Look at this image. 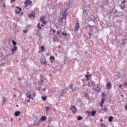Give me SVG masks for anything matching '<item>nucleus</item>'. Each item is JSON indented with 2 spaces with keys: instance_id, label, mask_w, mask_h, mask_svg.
<instances>
[{
  "instance_id": "53",
  "label": "nucleus",
  "mask_w": 127,
  "mask_h": 127,
  "mask_svg": "<svg viewBox=\"0 0 127 127\" xmlns=\"http://www.w3.org/2000/svg\"><path fill=\"white\" fill-rule=\"evenodd\" d=\"M33 96L34 97H35V96H36V94H35V93H33Z\"/></svg>"
},
{
  "instance_id": "50",
  "label": "nucleus",
  "mask_w": 127,
  "mask_h": 127,
  "mask_svg": "<svg viewBox=\"0 0 127 127\" xmlns=\"http://www.w3.org/2000/svg\"><path fill=\"white\" fill-rule=\"evenodd\" d=\"M13 1H15V0H11L10 1L11 3H12V2H13Z\"/></svg>"
},
{
  "instance_id": "42",
  "label": "nucleus",
  "mask_w": 127,
  "mask_h": 127,
  "mask_svg": "<svg viewBox=\"0 0 127 127\" xmlns=\"http://www.w3.org/2000/svg\"><path fill=\"white\" fill-rule=\"evenodd\" d=\"M100 7L101 8V9H104V5H100Z\"/></svg>"
},
{
  "instance_id": "21",
  "label": "nucleus",
  "mask_w": 127,
  "mask_h": 127,
  "mask_svg": "<svg viewBox=\"0 0 127 127\" xmlns=\"http://www.w3.org/2000/svg\"><path fill=\"white\" fill-rule=\"evenodd\" d=\"M106 86L108 89H110L112 87V84L110 83H107Z\"/></svg>"
},
{
  "instance_id": "25",
  "label": "nucleus",
  "mask_w": 127,
  "mask_h": 127,
  "mask_svg": "<svg viewBox=\"0 0 127 127\" xmlns=\"http://www.w3.org/2000/svg\"><path fill=\"white\" fill-rule=\"evenodd\" d=\"M46 99H47V97L46 96H42V101H46Z\"/></svg>"
},
{
  "instance_id": "52",
  "label": "nucleus",
  "mask_w": 127,
  "mask_h": 127,
  "mask_svg": "<svg viewBox=\"0 0 127 127\" xmlns=\"http://www.w3.org/2000/svg\"><path fill=\"white\" fill-rule=\"evenodd\" d=\"M53 32L54 33H55V32H56V30H53Z\"/></svg>"
},
{
  "instance_id": "30",
  "label": "nucleus",
  "mask_w": 127,
  "mask_h": 127,
  "mask_svg": "<svg viewBox=\"0 0 127 127\" xmlns=\"http://www.w3.org/2000/svg\"><path fill=\"white\" fill-rule=\"evenodd\" d=\"M37 27H38V28H39V29H42V27H41V26H40V23H38V24H37Z\"/></svg>"
},
{
  "instance_id": "62",
  "label": "nucleus",
  "mask_w": 127,
  "mask_h": 127,
  "mask_svg": "<svg viewBox=\"0 0 127 127\" xmlns=\"http://www.w3.org/2000/svg\"><path fill=\"white\" fill-rule=\"evenodd\" d=\"M104 127H108L106 125H103Z\"/></svg>"
},
{
  "instance_id": "1",
  "label": "nucleus",
  "mask_w": 127,
  "mask_h": 127,
  "mask_svg": "<svg viewBox=\"0 0 127 127\" xmlns=\"http://www.w3.org/2000/svg\"><path fill=\"white\" fill-rule=\"evenodd\" d=\"M40 81L38 82L39 85H42L44 83V80L46 81V78L42 74H40Z\"/></svg>"
},
{
  "instance_id": "19",
  "label": "nucleus",
  "mask_w": 127,
  "mask_h": 127,
  "mask_svg": "<svg viewBox=\"0 0 127 127\" xmlns=\"http://www.w3.org/2000/svg\"><path fill=\"white\" fill-rule=\"evenodd\" d=\"M75 28H76L77 29H79V27H80V25H79V22H77L75 25Z\"/></svg>"
},
{
  "instance_id": "44",
  "label": "nucleus",
  "mask_w": 127,
  "mask_h": 127,
  "mask_svg": "<svg viewBox=\"0 0 127 127\" xmlns=\"http://www.w3.org/2000/svg\"><path fill=\"white\" fill-rule=\"evenodd\" d=\"M101 96H102V97H104V96H105V92H103V93H102V94H101Z\"/></svg>"
},
{
  "instance_id": "40",
  "label": "nucleus",
  "mask_w": 127,
  "mask_h": 127,
  "mask_svg": "<svg viewBox=\"0 0 127 127\" xmlns=\"http://www.w3.org/2000/svg\"><path fill=\"white\" fill-rule=\"evenodd\" d=\"M85 77H86V78H87V79H88L89 78V77H90V75L86 74L85 75Z\"/></svg>"
},
{
  "instance_id": "23",
  "label": "nucleus",
  "mask_w": 127,
  "mask_h": 127,
  "mask_svg": "<svg viewBox=\"0 0 127 127\" xmlns=\"http://www.w3.org/2000/svg\"><path fill=\"white\" fill-rule=\"evenodd\" d=\"M51 106H52V105L51 104L50 106H49V107H46L45 108V110H46V111L47 112H48V111H49V110H50V107H51Z\"/></svg>"
},
{
  "instance_id": "64",
  "label": "nucleus",
  "mask_w": 127,
  "mask_h": 127,
  "mask_svg": "<svg viewBox=\"0 0 127 127\" xmlns=\"http://www.w3.org/2000/svg\"><path fill=\"white\" fill-rule=\"evenodd\" d=\"M41 26L43 27V24H41Z\"/></svg>"
},
{
  "instance_id": "38",
  "label": "nucleus",
  "mask_w": 127,
  "mask_h": 127,
  "mask_svg": "<svg viewBox=\"0 0 127 127\" xmlns=\"http://www.w3.org/2000/svg\"><path fill=\"white\" fill-rule=\"evenodd\" d=\"M86 113L88 114V116H90V114H91V113L89 111H86Z\"/></svg>"
},
{
  "instance_id": "49",
  "label": "nucleus",
  "mask_w": 127,
  "mask_h": 127,
  "mask_svg": "<svg viewBox=\"0 0 127 127\" xmlns=\"http://www.w3.org/2000/svg\"><path fill=\"white\" fill-rule=\"evenodd\" d=\"M26 102L27 103H30V100L29 99V100H27Z\"/></svg>"
},
{
  "instance_id": "12",
  "label": "nucleus",
  "mask_w": 127,
  "mask_h": 127,
  "mask_svg": "<svg viewBox=\"0 0 127 127\" xmlns=\"http://www.w3.org/2000/svg\"><path fill=\"white\" fill-rule=\"evenodd\" d=\"M68 88H69V89H71V90H72V92H75V91H76L75 89H73V84H70L68 86Z\"/></svg>"
},
{
  "instance_id": "57",
  "label": "nucleus",
  "mask_w": 127,
  "mask_h": 127,
  "mask_svg": "<svg viewBox=\"0 0 127 127\" xmlns=\"http://www.w3.org/2000/svg\"><path fill=\"white\" fill-rule=\"evenodd\" d=\"M3 7H5V4H3Z\"/></svg>"
},
{
  "instance_id": "29",
  "label": "nucleus",
  "mask_w": 127,
  "mask_h": 127,
  "mask_svg": "<svg viewBox=\"0 0 127 127\" xmlns=\"http://www.w3.org/2000/svg\"><path fill=\"white\" fill-rule=\"evenodd\" d=\"M41 49L42 52H44V50H45L44 46H41Z\"/></svg>"
},
{
  "instance_id": "5",
  "label": "nucleus",
  "mask_w": 127,
  "mask_h": 127,
  "mask_svg": "<svg viewBox=\"0 0 127 127\" xmlns=\"http://www.w3.org/2000/svg\"><path fill=\"white\" fill-rule=\"evenodd\" d=\"M25 6H27L28 4V5H31L32 4V1H30V0H26L25 2Z\"/></svg>"
},
{
  "instance_id": "43",
  "label": "nucleus",
  "mask_w": 127,
  "mask_h": 127,
  "mask_svg": "<svg viewBox=\"0 0 127 127\" xmlns=\"http://www.w3.org/2000/svg\"><path fill=\"white\" fill-rule=\"evenodd\" d=\"M5 63H2L1 64V66H5Z\"/></svg>"
},
{
  "instance_id": "36",
  "label": "nucleus",
  "mask_w": 127,
  "mask_h": 127,
  "mask_svg": "<svg viewBox=\"0 0 127 127\" xmlns=\"http://www.w3.org/2000/svg\"><path fill=\"white\" fill-rule=\"evenodd\" d=\"M23 32L24 33H27V29H24V30H23Z\"/></svg>"
},
{
  "instance_id": "8",
  "label": "nucleus",
  "mask_w": 127,
  "mask_h": 127,
  "mask_svg": "<svg viewBox=\"0 0 127 127\" xmlns=\"http://www.w3.org/2000/svg\"><path fill=\"white\" fill-rule=\"evenodd\" d=\"M104 104H105V100H104V98H102L101 103H99L100 107H101V108H103V107H104Z\"/></svg>"
},
{
  "instance_id": "20",
  "label": "nucleus",
  "mask_w": 127,
  "mask_h": 127,
  "mask_svg": "<svg viewBox=\"0 0 127 127\" xmlns=\"http://www.w3.org/2000/svg\"><path fill=\"white\" fill-rule=\"evenodd\" d=\"M46 117L45 116H42L41 118V120L42 122L46 121Z\"/></svg>"
},
{
  "instance_id": "11",
  "label": "nucleus",
  "mask_w": 127,
  "mask_h": 127,
  "mask_svg": "<svg viewBox=\"0 0 127 127\" xmlns=\"http://www.w3.org/2000/svg\"><path fill=\"white\" fill-rule=\"evenodd\" d=\"M63 19H64V18H66V16H67V12L66 11H64L63 13Z\"/></svg>"
},
{
  "instance_id": "17",
  "label": "nucleus",
  "mask_w": 127,
  "mask_h": 127,
  "mask_svg": "<svg viewBox=\"0 0 127 127\" xmlns=\"http://www.w3.org/2000/svg\"><path fill=\"white\" fill-rule=\"evenodd\" d=\"M113 119H114V118L113 117V116L109 117L108 118L109 122H110V123H112V122H113Z\"/></svg>"
},
{
  "instance_id": "54",
  "label": "nucleus",
  "mask_w": 127,
  "mask_h": 127,
  "mask_svg": "<svg viewBox=\"0 0 127 127\" xmlns=\"http://www.w3.org/2000/svg\"><path fill=\"white\" fill-rule=\"evenodd\" d=\"M122 45H126V43H122Z\"/></svg>"
},
{
  "instance_id": "32",
  "label": "nucleus",
  "mask_w": 127,
  "mask_h": 127,
  "mask_svg": "<svg viewBox=\"0 0 127 127\" xmlns=\"http://www.w3.org/2000/svg\"><path fill=\"white\" fill-rule=\"evenodd\" d=\"M82 119H83V117H82L81 116H78V117H77L78 121H81L82 120Z\"/></svg>"
},
{
  "instance_id": "13",
  "label": "nucleus",
  "mask_w": 127,
  "mask_h": 127,
  "mask_svg": "<svg viewBox=\"0 0 127 127\" xmlns=\"http://www.w3.org/2000/svg\"><path fill=\"white\" fill-rule=\"evenodd\" d=\"M50 60H51V63H53V61H54V60H55V58L54 57V56H51L50 57Z\"/></svg>"
},
{
  "instance_id": "45",
  "label": "nucleus",
  "mask_w": 127,
  "mask_h": 127,
  "mask_svg": "<svg viewBox=\"0 0 127 127\" xmlns=\"http://www.w3.org/2000/svg\"><path fill=\"white\" fill-rule=\"evenodd\" d=\"M92 34V33H88V35H89L90 37H91Z\"/></svg>"
},
{
  "instance_id": "18",
  "label": "nucleus",
  "mask_w": 127,
  "mask_h": 127,
  "mask_svg": "<svg viewBox=\"0 0 127 127\" xmlns=\"http://www.w3.org/2000/svg\"><path fill=\"white\" fill-rule=\"evenodd\" d=\"M84 97H85V98H86L87 100H88V99H89L90 98V96H89V95H88V93H85Z\"/></svg>"
},
{
  "instance_id": "39",
  "label": "nucleus",
  "mask_w": 127,
  "mask_h": 127,
  "mask_svg": "<svg viewBox=\"0 0 127 127\" xmlns=\"http://www.w3.org/2000/svg\"><path fill=\"white\" fill-rule=\"evenodd\" d=\"M42 23H43V24H46V23H47L46 21H45L44 20H43Z\"/></svg>"
},
{
  "instance_id": "27",
  "label": "nucleus",
  "mask_w": 127,
  "mask_h": 127,
  "mask_svg": "<svg viewBox=\"0 0 127 127\" xmlns=\"http://www.w3.org/2000/svg\"><path fill=\"white\" fill-rule=\"evenodd\" d=\"M2 100H3V103L4 104V103H5V102H6V97H2Z\"/></svg>"
},
{
  "instance_id": "59",
  "label": "nucleus",
  "mask_w": 127,
  "mask_h": 127,
  "mask_svg": "<svg viewBox=\"0 0 127 127\" xmlns=\"http://www.w3.org/2000/svg\"><path fill=\"white\" fill-rule=\"evenodd\" d=\"M101 127H103V126L104 127V124H101Z\"/></svg>"
},
{
  "instance_id": "48",
  "label": "nucleus",
  "mask_w": 127,
  "mask_h": 127,
  "mask_svg": "<svg viewBox=\"0 0 127 127\" xmlns=\"http://www.w3.org/2000/svg\"><path fill=\"white\" fill-rule=\"evenodd\" d=\"M41 119L39 121H38V123H39V124H40V123H41Z\"/></svg>"
},
{
  "instance_id": "10",
  "label": "nucleus",
  "mask_w": 127,
  "mask_h": 127,
  "mask_svg": "<svg viewBox=\"0 0 127 127\" xmlns=\"http://www.w3.org/2000/svg\"><path fill=\"white\" fill-rule=\"evenodd\" d=\"M94 85H95V82L93 81H90L88 82V86L91 87V86H92L93 87Z\"/></svg>"
},
{
  "instance_id": "63",
  "label": "nucleus",
  "mask_w": 127,
  "mask_h": 127,
  "mask_svg": "<svg viewBox=\"0 0 127 127\" xmlns=\"http://www.w3.org/2000/svg\"><path fill=\"white\" fill-rule=\"evenodd\" d=\"M13 121V119H11V122H12Z\"/></svg>"
},
{
  "instance_id": "14",
  "label": "nucleus",
  "mask_w": 127,
  "mask_h": 127,
  "mask_svg": "<svg viewBox=\"0 0 127 127\" xmlns=\"http://www.w3.org/2000/svg\"><path fill=\"white\" fill-rule=\"evenodd\" d=\"M83 13L84 16H87V15H88V10H83Z\"/></svg>"
},
{
  "instance_id": "41",
  "label": "nucleus",
  "mask_w": 127,
  "mask_h": 127,
  "mask_svg": "<svg viewBox=\"0 0 127 127\" xmlns=\"http://www.w3.org/2000/svg\"><path fill=\"white\" fill-rule=\"evenodd\" d=\"M124 87H127V82H125L124 83Z\"/></svg>"
},
{
  "instance_id": "61",
  "label": "nucleus",
  "mask_w": 127,
  "mask_h": 127,
  "mask_svg": "<svg viewBox=\"0 0 127 127\" xmlns=\"http://www.w3.org/2000/svg\"><path fill=\"white\" fill-rule=\"evenodd\" d=\"M16 8H18L19 9V8H20V7H18V6H17L16 7Z\"/></svg>"
},
{
  "instance_id": "60",
  "label": "nucleus",
  "mask_w": 127,
  "mask_h": 127,
  "mask_svg": "<svg viewBox=\"0 0 127 127\" xmlns=\"http://www.w3.org/2000/svg\"><path fill=\"white\" fill-rule=\"evenodd\" d=\"M50 31H53V29L51 28Z\"/></svg>"
},
{
  "instance_id": "7",
  "label": "nucleus",
  "mask_w": 127,
  "mask_h": 127,
  "mask_svg": "<svg viewBox=\"0 0 127 127\" xmlns=\"http://www.w3.org/2000/svg\"><path fill=\"white\" fill-rule=\"evenodd\" d=\"M17 50V47L16 46H14L13 48L11 49V51L12 53V54H14V52L16 51Z\"/></svg>"
},
{
  "instance_id": "55",
  "label": "nucleus",
  "mask_w": 127,
  "mask_h": 127,
  "mask_svg": "<svg viewBox=\"0 0 127 127\" xmlns=\"http://www.w3.org/2000/svg\"><path fill=\"white\" fill-rule=\"evenodd\" d=\"M46 55H47V56H49V53H46Z\"/></svg>"
},
{
  "instance_id": "34",
  "label": "nucleus",
  "mask_w": 127,
  "mask_h": 127,
  "mask_svg": "<svg viewBox=\"0 0 127 127\" xmlns=\"http://www.w3.org/2000/svg\"><path fill=\"white\" fill-rule=\"evenodd\" d=\"M112 11H108V15H112Z\"/></svg>"
},
{
  "instance_id": "35",
  "label": "nucleus",
  "mask_w": 127,
  "mask_h": 127,
  "mask_svg": "<svg viewBox=\"0 0 127 127\" xmlns=\"http://www.w3.org/2000/svg\"><path fill=\"white\" fill-rule=\"evenodd\" d=\"M60 32H61V31L59 30L57 32V35H59L60 34Z\"/></svg>"
},
{
  "instance_id": "9",
  "label": "nucleus",
  "mask_w": 127,
  "mask_h": 127,
  "mask_svg": "<svg viewBox=\"0 0 127 127\" xmlns=\"http://www.w3.org/2000/svg\"><path fill=\"white\" fill-rule=\"evenodd\" d=\"M27 98H29V100H33V98L31 97V94H30V92H28L26 94Z\"/></svg>"
},
{
  "instance_id": "33",
  "label": "nucleus",
  "mask_w": 127,
  "mask_h": 127,
  "mask_svg": "<svg viewBox=\"0 0 127 127\" xmlns=\"http://www.w3.org/2000/svg\"><path fill=\"white\" fill-rule=\"evenodd\" d=\"M35 16V15L33 14H30L29 15V17H34Z\"/></svg>"
},
{
  "instance_id": "22",
  "label": "nucleus",
  "mask_w": 127,
  "mask_h": 127,
  "mask_svg": "<svg viewBox=\"0 0 127 127\" xmlns=\"http://www.w3.org/2000/svg\"><path fill=\"white\" fill-rule=\"evenodd\" d=\"M96 111H93L91 112V116H92V117H95V116H96Z\"/></svg>"
},
{
  "instance_id": "3",
  "label": "nucleus",
  "mask_w": 127,
  "mask_h": 127,
  "mask_svg": "<svg viewBox=\"0 0 127 127\" xmlns=\"http://www.w3.org/2000/svg\"><path fill=\"white\" fill-rule=\"evenodd\" d=\"M93 89L95 92L96 93H99L101 91V88H100V86L99 85H94L93 87Z\"/></svg>"
},
{
  "instance_id": "4",
  "label": "nucleus",
  "mask_w": 127,
  "mask_h": 127,
  "mask_svg": "<svg viewBox=\"0 0 127 127\" xmlns=\"http://www.w3.org/2000/svg\"><path fill=\"white\" fill-rule=\"evenodd\" d=\"M71 108H70V110L71 111V113H72V114H76V113H77V112H78V109H77V108L76 107V106H74V105H71Z\"/></svg>"
},
{
  "instance_id": "28",
  "label": "nucleus",
  "mask_w": 127,
  "mask_h": 127,
  "mask_svg": "<svg viewBox=\"0 0 127 127\" xmlns=\"http://www.w3.org/2000/svg\"><path fill=\"white\" fill-rule=\"evenodd\" d=\"M20 11H21V8H19V9L16 11V13H19Z\"/></svg>"
},
{
  "instance_id": "46",
  "label": "nucleus",
  "mask_w": 127,
  "mask_h": 127,
  "mask_svg": "<svg viewBox=\"0 0 127 127\" xmlns=\"http://www.w3.org/2000/svg\"><path fill=\"white\" fill-rule=\"evenodd\" d=\"M122 87H123V85H122V84H120V85H119V88H122Z\"/></svg>"
},
{
  "instance_id": "16",
  "label": "nucleus",
  "mask_w": 127,
  "mask_h": 127,
  "mask_svg": "<svg viewBox=\"0 0 127 127\" xmlns=\"http://www.w3.org/2000/svg\"><path fill=\"white\" fill-rule=\"evenodd\" d=\"M20 114V112L19 111H16L15 112L14 115H15V117H18V116H19Z\"/></svg>"
},
{
  "instance_id": "15",
  "label": "nucleus",
  "mask_w": 127,
  "mask_h": 127,
  "mask_svg": "<svg viewBox=\"0 0 127 127\" xmlns=\"http://www.w3.org/2000/svg\"><path fill=\"white\" fill-rule=\"evenodd\" d=\"M107 111H108V109H107V107H105V108L101 109L100 112H101V113H105V112Z\"/></svg>"
},
{
  "instance_id": "26",
  "label": "nucleus",
  "mask_w": 127,
  "mask_h": 127,
  "mask_svg": "<svg viewBox=\"0 0 127 127\" xmlns=\"http://www.w3.org/2000/svg\"><path fill=\"white\" fill-rule=\"evenodd\" d=\"M44 18H45V16H41L40 19V21H42L44 20Z\"/></svg>"
},
{
  "instance_id": "47",
  "label": "nucleus",
  "mask_w": 127,
  "mask_h": 127,
  "mask_svg": "<svg viewBox=\"0 0 127 127\" xmlns=\"http://www.w3.org/2000/svg\"><path fill=\"white\" fill-rule=\"evenodd\" d=\"M125 109L126 111H127V105H126Z\"/></svg>"
},
{
  "instance_id": "56",
  "label": "nucleus",
  "mask_w": 127,
  "mask_h": 127,
  "mask_svg": "<svg viewBox=\"0 0 127 127\" xmlns=\"http://www.w3.org/2000/svg\"><path fill=\"white\" fill-rule=\"evenodd\" d=\"M88 26H89L90 27V28H92V27H93V26H91L90 25H89Z\"/></svg>"
},
{
  "instance_id": "37",
  "label": "nucleus",
  "mask_w": 127,
  "mask_h": 127,
  "mask_svg": "<svg viewBox=\"0 0 127 127\" xmlns=\"http://www.w3.org/2000/svg\"><path fill=\"white\" fill-rule=\"evenodd\" d=\"M63 35H64V36H67L68 34H67L66 33L63 32Z\"/></svg>"
},
{
  "instance_id": "24",
  "label": "nucleus",
  "mask_w": 127,
  "mask_h": 127,
  "mask_svg": "<svg viewBox=\"0 0 127 127\" xmlns=\"http://www.w3.org/2000/svg\"><path fill=\"white\" fill-rule=\"evenodd\" d=\"M34 126L35 127H36V126H39V122H38V121L34 122Z\"/></svg>"
},
{
  "instance_id": "51",
  "label": "nucleus",
  "mask_w": 127,
  "mask_h": 127,
  "mask_svg": "<svg viewBox=\"0 0 127 127\" xmlns=\"http://www.w3.org/2000/svg\"><path fill=\"white\" fill-rule=\"evenodd\" d=\"M103 121H104V120H103V119H100V122L101 123L103 122Z\"/></svg>"
},
{
  "instance_id": "58",
  "label": "nucleus",
  "mask_w": 127,
  "mask_h": 127,
  "mask_svg": "<svg viewBox=\"0 0 127 127\" xmlns=\"http://www.w3.org/2000/svg\"><path fill=\"white\" fill-rule=\"evenodd\" d=\"M37 33H38V32H39V29L37 30Z\"/></svg>"
},
{
  "instance_id": "31",
  "label": "nucleus",
  "mask_w": 127,
  "mask_h": 127,
  "mask_svg": "<svg viewBox=\"0 0 127 127\" xmlns=\"http://www.w3.org/2000/svg\"><path fill=\"white\" fill-rule=\"evenodd\" d=\"M12 43L13 45H14V46H15V45H16V42L14 40L12 41Z\"/></svg>"
},
{
  "instance_id": "2",
  "label": "nucleus",
  "mask_w": 127,
  "mask_h": 127,
  "mask_svg": "<svg viewBox=\"0 0 127 127\" xmlns=\"http://www.w3.org/2000/svg\"><path fill=\"white\" fill-rule=\"evenodd\" d=\"M40 63L41 65H44L45 66H46V65H49V64H47V61L43 58L41 59Z\"/></svg>"
},
{
  "instance_id": "6",
  "label": "nucleus",
  "mask_w": 127,
  "mask_h": 127,
  "mask_svg": "<svg viewBox=\"0 0 127 127\" xmlns=\"http://www.w3.org/2000/svg\"><path fill=\"white\" fill-rule=\"evenodd\" d=\"M126 2L125 0H123L122 1L121 4L120 5V7L121 9H125L126 8V5L125 3Z\"/></svg>"
}]
</instances>
